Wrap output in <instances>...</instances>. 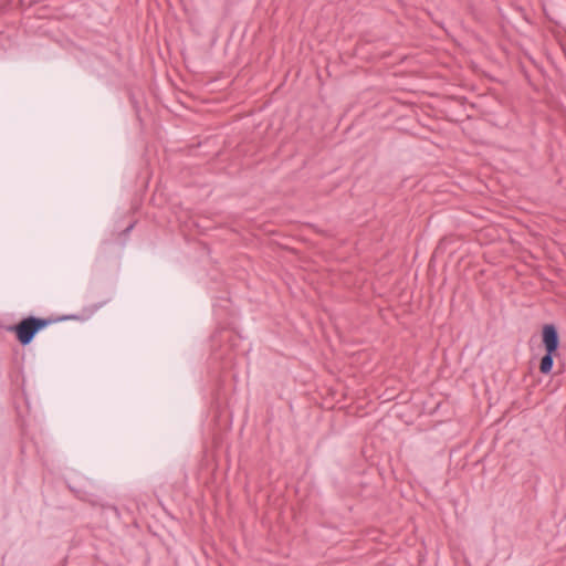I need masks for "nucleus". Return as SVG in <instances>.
I'll use <instances>...</instances> for the list:
<instances>
[{
	"label": "nucleus",
	"instance_id": "20e7f679",
	"mask_svg": "<svg viewBox=\"0 0 566 566\" xmlns=\"http://www.w3.org/2000/svg\"><path fill=\"white\" fill-rule=\"evenodd\" d=\"M133 228V224L128 226V228L126 229V231H130V229Z\"/></svg>",
	"mask_w": 566,
	"mask_h": 566
},
{
	"label": "nucleus",
	"instance_id": "f03ea898",
	"mask_svg": "<svg viewBox=\"0 0 566 566\" xmlns=\"http://www.w3.org/2000/svg\"><path fill=\"white\" fill-rule=\"evenodd\" d=\"M542 344L545 350L558 352L560 338L554 324H545L542 328Z\"/></svg>",
	"mask_w": 566,
	"mask_h": 566
},
{
	"label": "nucleus",
	"instance_id": "f257e3e1",
	"mask_svg": "<svg viewBox=\"0 0 566 566\" xmlns=\"http://www.w3.org/2000/svg\"><path fill=\"white\" fill-rule=\"evenodd\" d=\"M74 317V315L64 317H36L30 315L22 318L19 323L8 326L6 329L14 333L20 345L27 346L32 343L39 332L51 324Z\"/></svg>",
	"mask_w": 566,
	"mask_h": 566
},
{
	"label": "nucleus",
	"instance_id": "7ed1b4c3",
	"mask_svg": "<svg viewBox=\"0 0 566 566\" xmlns=\"http://www.w3.org/2000/svg\"><path fill=\"white\" fill-rule=\"evenodd\" d=\"M558 355V352L545 350V354L539 363V371L544 375L551 374L554 366V358Z\"/></svg>",
	"mask_w": 566,
	"mask_h": 566
}]
</instances>
